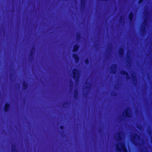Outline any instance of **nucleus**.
I'll return each instance as SVG.
<instances>
[{"mask_svg": "<svg viewBox=\"0 0 152 152\" xmlns=\"http://www.w3.org/2000/svg\"><path fill=\"white\" fill-rule=\"evenodd\" d=\"M91 84L89 82H86V88L89 90L91 88Z\"/></svg>", "mask_w": 152, "mask_h": 152, "instance_id": "14", "label": "nucleus"}, {"mask_svg": "<svg viewBox=\"0 0 152 152\" xmlns=\"http://www.w3.org/2000/svg\"><path fill=\"white\" fill-rule=\"evenodd\" d=\"M144 1V0H139L138 1L139 4H140L142 3Z\"/></svg>", "mask_w": 152, "mask_h": 152, "instance_id": "29", "label": "nucleus"}, {"mask_svg": "<svg viewBox=\"0 0 152 152\" xmlns=\"http://www.w3.org/2000/svg\"><path fill=\"white\" fill-rule=\"evenodd\" d=\"M64 126L63 125H61L60 126V128L61 130H63L64 129Z\"/></svg>", "mask_w": 152, "mask_h": 152, "instance_id": "28", "label": "nucleus"}, {"mask_svg": "<svg viewBox=\"0 0 152 152\" xmlns=\"http://www.w3.org/2000/svg\"><path fill=\"white\" fill-rule=\"evenodd\" d=\"M111 95L112 96H117V94L115 92H113V94H111Z\"/></svg>", "mask_w": 152, "mask_h": 152, "instance_id": "24", "label": "nucleus"}, {"mask_svg": "<svg viewBox=\"0 0 152 152\" xmlns=\"http://www.w3.org/2000/svg\"><path fill=\"white\" fill-rule=\"evenodd\" d=\"M78 91L77 89H75L74 90V98L75 99H76L78 97Z\"/></svg>", "mask_w": 152, "mask_h": 152, "instance_id": "12", "label": "nucleus"}, {"mask_svg": "<svg viewBox=\"0 0 152 152\" xmlns=\"http://www.w3.org/2000/svg\"><path fill=\"white\" fill-rule=\"evenodd\" d=\"M35 50L36 49L34 48L33 47L32 48L31 50V51L30 54V57H32L33 56V55L34 54V52L33 51H35Z\"/></svg>", "mask_w": 152, "mask_h": 152, "instance_id": "17", "label": "nucleus"}, {"mask_svg": "<svg viewBox=\"0 0 152 152\" xmlns=\"http://www.w3.org/2000/svg\"><path fill=\"white\" fill-rule=\"evenodd\" d=\"M137 78H152V77H132V79H136Z\"/></svg>", "mask_w": 152, "mask_h": 152, "instance_id": "18", "label": "nucleus"}, {"mask_svg": "<svg viewBox=\"0 0 152 152\" xmlns=\"http://www.w3.org/2000/svg\"><path fill=\"white\" fill-rule=\"evenodd\" d=\"M139 138V135L137 133H134V136H133V139H132V141L134 145H136V142L134 140V139L135 140H137L138 138Z\"/></svg>", "mask_w": 152, "mask_h": 152, "instance_id": "8", "label": "nucleus"}, {"mask_svg": "<svg viewBox=\"0 0 152 152\" xmlns=\"http://www.w3.org/2000/svg\"><path fill=\"white\" fill-rule=\"evenodd\" d=\"M117 64H112L110 67L111 72L113 74H115L117 72Z\"/></svg>", "mask_w": 152, "mask_h": 152, "instance_id": "3", "label": "nucleus"}, {"mask_svg": "<svg viewBox=\"0 0 152 152\" xmlns=\"http://www.w3.org/2000/svg\"><path fill=\"white\" fill-rule=\"evenodd\" d=\"M139 127H137V128H138V129H139Z\"/></svg>", "mask_w": 152, "mask_h": 152, "instance_id": "33", "label": "nucleus"}, {"mask_svg": "<svg viewBox=\"0 0 152 152\" xmlns=\"http://www.w3.org/2000/svg\"><path fill=\"white\" fill-rule=\"evenodd\" d=\"M76 37H77V39H79L81 37L80 34L79 33H77V34Z\"/></svg>", "mask_w": 152, "mask_h": 152, "instance_id": "22", "label": "nucleus"}, {"mask_svg": "<svg viewBox=\"0 0 152 152\" xmlns=\"http://www.w3.org/2000/svg\"><path fill=\"white\" fill-rule=\"evenodd\" d=\"M126 58H127V59L126 60V61L127 63V65L128 66V65H129L131 63L130 61L131 59V55L130 54L127 53V55L126 56Z\"/></svg>", "mask_w": 152, "mask_h": 152, "instance_id": "10", "label": "nucleus"}, {"mask_svg": "<svg viewBox=\"0 0 152 152\" xmlns=\"http://www.w3.org/2000/svg\"><path fill=\"white\" fill-rule=\"evenodd\" d=\"M121 149L123 150V152H129L127 149L123 144L121 145Z\"/></svg>", "mask_w": 152, "mask_h": 152, "instance_id": "13", "label": "nucleus"}, {"mask_svg": "<svg viewBox=\"0 0 152 152\" xmlns=\"http://www.w3.org/2000/svg\"><path fill=\"white\" fill-rule=\"evenodd\" d=\"M80 3L81 8H84L85 4V0H81Z\"/></svg>", "mask_w": 152, "mask_h": 152, "instance_id": "15", "label": "nucleus"}, {"mask_svg": "<svg viewBox=\"0 0 152 152\" xmlns=\"http://www.w3.org/2000/svg\"><path fill=\"white\" fill-rule=\"evenodd\" d=\"M148 133L150 134L151 133V130L148 131Z\"/></svg>", "mask_w": 152, "mask_h": 152, "instance_id": "30", "label": "nucleus"}, {"mask_svg": "<svg viewBox=\"0 0 152 152\" xmlns=\"http://www.w3.org/2000/svg\"><path fill=\"white\" fill-rule=\"evenodd\" d=\"M72 57L75 59V62L78 63L80 60V58L79 56L76 53H73L72 55Z\"/></svg>", "mask_w": 152, "mask_h": 152, "instance_id": "6", "label": "nucleus"}, {"mask_svg": "<svg viewBox=\"0 0 152 152\" xmlns=\"http://www.w3.org/2000/svg\"><path fill=\"white\" fill-rule=\"evenodd\" d=\"M79 45L77 44H76L74 45L73 47V48L72 49V51L74 52H77L79 48Z\"/></svg>", "mask_w": 152, "mask_h": 152, "instance_id": "11", "label": "nucleus"}, {"mask_svg": "<svg viewBox=\"0 0 152 152\" xmlns=\"http://www.w3.org/2000/svg\"><path fill=\"white\" fill-rule=\"evenodd\" d=\"M134 16V13L132 11L128 15V19L130 23H131L133 21Z\"/></svg>", "mask_w": 152, "mask_h": 152, "instance_id": "7", "label": "nucleus"}, {"mask_svg": "<svg viewBox=\"0 0 152 152\" xmlns=\"http://www.w3.org/2000/svg\"><path fill=\"white\" fill-rule=\"evenodd\" d=\"M134 84V85H136L137 83V80H133Z\"/></svg>", "mask_w": 152, "mask_h": 152, "instance_id": "27", "label": "nucleus"}, {"mask_svg": "<svg viewBox=\"0 0 152 152\" xmlns=\"http://www.w3.org/2000/svg\"><path fill=\"white\" fill-rule=\"evenodd\" d=\"M22 87L23 90H26L28 87V84L27 82L25 81L23 82Z\"/></svg>", "mask_w": 152, "mask_h": 152, "instance_id": "9", "label": "nucleus"}, {"mask_svg": "<svg viewBox=\"0 0 152 152\" xmlns=\"http://www.w3.org/2000/svg\"><path fill=\"white\" fill-rule=\"evenodd\" d=\"M79 69L77 68H74L73 69L71 73L72 75H68V76H120V75H79ZM15 76H68L67 75H15Z\"/></svg>", "mask_w": 152, "mask_h": 152, "instance_id": "1", "label": "nucleus"}, {"mask_svg": "<svg viewBox=\"0 0 152 152\" xmlns=\"http://www.w3.org/2000/svg\"><path fill=\"white\" fill-rule=\"evenodd\" d=\"M118 138L120 140L121 138V134L119 133L118 134Z\"/></svg>", "mask_w": 152, "mask_h": 152, "instance_id": "25", "label": "nucleus"}, {"mask_svg": "<svg viewBox=\"0 0 152 152\" xmlns=\"http://www.w3.org/2000/svg\"><path fill=\"white\" fill-rule=\"evenodd\" d=\"M11 150L12 152H16V147L14 145H12Z\"/></svg>", "mask_w": 152, "mask_h": 152, "instance_id": "19", "label": "nucleus"}, {"mask_svg": "<svg viewBox=\"0 0 152 152\" xmlns=\"http://www.w3.org/2000/svg\"><path fill=\"white\" fill-rule=\"evenodd\" d=\"M144 152H145V151H144Z\"/></svg>", "mask_w": 152, "mask_h": 152, "instance_id": "34", "label": "nucleus"}, {"mask_svg": "<svg viewBox=\"0 0 152 152\" xmlns=\"http://www.w3.org/2000/svg\"><path fill=\"white\" fill-rule=\"evenodd\" d=\"M116 150L117 151L119 152H121V149L119 147H118L117 146L116 147Z\"/></svg>", "mask_w": 152, "mask_h": 152, "instance_id": "26", "label": "nucleus"}, {"mask_svg": "<svg viewBox=\"0 0 152 152\" xmlns=\"http://www.w3.org/2000/svg\"><path fill=\"white\" fill-rule=\"evenodd\" d=\"M141 31L142 32V33L144 34V33L145 32V27L143 26L142 27V28L141 29Z\"/></svg>", "mask_w": 152, "mask_h": 152, "instance_id": "21", "label": "nucleus"}, {"mask_svg": "<svg viewBox=\"0 0 152 152\" xmlns=\"http://www.w3.org/2000/svg\"><path fill=\"white\" fill-rule=\"evenodd\" d=\"M146 21H146V20H145V21H144V22H145L144 24H145V22H146Z\"/></svg>", "mask_w": 152, "mask_h": 152, "instance_id": "31", "label": "nucleus"}, {"mask_svg": "<svg viewBox=\"0 0 152 152\" xmlns=\"http://www.w3.org/2000/svg\"><path fill=\"white\" fill-rule=\"evenodd\" d=\"M68 104V102L67 101H66L64 102L63 104V106L64 108H65V106Z\"/></svg>", "mask_w": 152, "mask_h": 152, "instance_id": "23", "label": "nucleus"}, {"mask_svg": "<svg viewBox=\"0 0 152 152\" xmlns=\"http://www.w3.org/2000/svg\"><path fill=\"white\" fill-rule=\"evenodd\" d=\"M85 62L86 65H88L89 64V60L88 58H86L85 60Z\"/></svg>", "mask_w": 152, "mask_h": 152, "instance_id": "20", "label": "nucleus"}, {"mask_svg": "<svg viewBox=\"0 0 152 152\" xmlns=\"http://www.w3.org/2000/svg\"><path fill=\"white\" fill-rule=\"evenodd\" d=\"M10 104L8 102H6L4 105L3 108L4 110L5 113L8 112L10 110Z\"/></svg>", "mask_w": 152, "mask_h": 152, "instance_id": "4", "label": "nucleus"}, {"mask_svg": "<svg viewBox=\"0 0 152 152\" xmlns=\"http://www.w3.org/2000/svg\"><path fill=\"white\" fill-rule=\"evenodd\" d=\"M108 0H103V1H107Z\"/></svg>", "mask_w": 152, "mask_h": 152, "instance_id": "32", "label": "nucleus"}, {"mask_svg": "<svg viewBox=\"0 0 152 152\" xmlns=\"http://www.w3.org/2000/svg\"><path fill=\"white\" fill-rule=\"evenodd\" d=\"M126 116L128 118H129L131 117L132 114L131 113V110L130 108H128L125 110Z\"/></svg>", "mask_w": 152, "mask_h": 152, "instance_id": "5", "label": "nucleus"}, {"mask_svg": "<svg viewBox=\"0 0 152 152\" xmlns=\"http://www.w3.org/2000/svg\"><path fill=\"white\" fill-rule=\"evenodd\" d=\"M124 53V49L122 48L120 49L119 51V54L120 56H123Z\"/></svg>", "mask_w": 152, "mask_h": 152, "instance_id": "16", "label": "nucleus"}, {"mask_svg": "<svg viewBox=\"0 0 152 152\" xmlns=\"http://www.w3.org/2000/svg\"><path fill=\"white\" fill-rule=\"evenodd\" d=\"M120 73L122 75L124 76L126 75V76H152V75H129L128 73L125 70H122L120 71Z\"/></svg>", "mask_w": 152, "mask_h": 152, "instance_id": "2", "label": "nucleus"}]
</instances>
